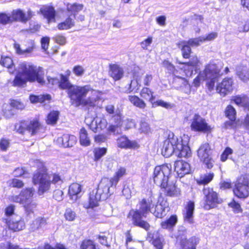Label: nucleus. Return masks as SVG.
I'll return each instance as SVG.
<instances>
[{
	"label": "nucleus",
	"instance_id": "nucleus-1",
	"mask_svg": "<svg viewBox=\"0 0 249 249\" xmlns=\"http://www.w3.org/2000/svg\"><path fill=\"white\" fill-rule=\"evenodd\" d=\"M0 64L7 69L10 73L16 72L13 85L23 87L27 82H37L41 85L45 83L43 68L32 63L23 62L20 63L16 67L12 59L9 56H1Z\"/></svg>",
	"mask_w": 249,
	"mask_h": 249
},
{
	"label": "nucleus",
	"instance_id": "nucleus-2",
	"mask_svg": "<svg viewBox=\"0 0 249 249\" xmlns=\"http://www.w3.org/2000/svg\"><path fill=\"white\" fill-rule=\"evenodd\" d=\"M59 87L61 89L67 90L72 103L77 107L80 105L95 107L102 99V93L100 91L93 89L89 85H73L63 75H61Z\"/></svg>",
	"mask_w": 249,
	"mask_h": 249
},
{
	"label": "nucleus",
	"instance_id": "nucleus-3",
	"mask_svg": "<svg viewBox=\"0 0 249 249\" xmlns=\"http://www.w3.org/2000/svg\"><path fill=\"white\" fill-rule=\"evenodd\" d=\"M189 141L188 136L185 135L179 138L173 134L169 135L163 142L162 154L165 157H169L173 153L180 157H190L191 151L188 146Z\"/></svg>",
	"mask_w": 249,
	"mask_h": 249
},
{
	"label": "nucleus",
	"instance_id": "nucleus-4",
	"mask_svg": "<svg viewBox=\"0 0 249 249\" xmlns=\"http://www.w3.org/2000/svg\"><path fill=\"white\" fill-rule=\"evenodd\" d=\"M36 163L38 170L34 174L33 182L34 185H38V194L42 195L51 189V184H59L62 181L58 174L48 175L42 162L36 160Z\"/></svg>",
	"mask_w": 249,
	"mask_h": 249
},
{
	"label": "nucleus",
	"instance_id": "nucleus-5",
	"mask_svg": "<svg viewBox=\"0 0 249 249\" xmlns=\"http://www.w3.org/2000/svg\"><path fill=\"white\" fill-rule=\"evenodd\" d=\"M220 69L215 64L210 63L206 65L204 70L200 71L197 77L194 80L193 84L196 87L200 86L201 83L206 81V87L210 91H212L217 83L222 76Z\"/></svg>",
	"mask_w": 249,
	"mask_h": 249
},
{
	"label": "nucleus",
	"instance_id": "nucleus-6",
	"mask_svg": "<svg viewBox=\"0 0 249 249\" xmlns=\"http://www.w3.org/2000/svg\"><path fill=\"white\" fill-rule=\"evenodd\" d=\"M154 206L153 198L152 196L144 198L137 205V209L131 210L129 215L132 216L133 223L136 226L140 227L147 231L150 225L146 221L142 219V217H146L148 213H151L152 207Z\"/></svg>",
	"mask_w": 249,
	"mask_h": 249
},
{
	"label": "nucleus",
	"instance_id": "nucleus-7",
	"mask_svg": "<svg viewBox=\"0 0 249 249\" xmlns=\"http://www.w3.org/2000/svg\"><path fill=\"white\" fill-rule=\"evenodd\" d=\"M35 190L33 188H28L22 190L18 195L12 196L10 197L11 201L22 204L27 215L34 213L36 204L32 200V196Z\"/></svg>",
	"mask_w": 249,
	"mask_h": 249
},
{
	"label": "nucleus",
	"instance_id": "nucleus-8",
	"mask_svg": "<svg viewBox=\"0 0 249 249\" xmlns=\"http://www.w3.org/2000/svg\"><path fill=\"white\" fill-rule=\"evenodd\" d=\"M41 127V124L36 119L31 121H22L15 125V130L18 133L28 137L37 133Z\"/></svg>",
	"mask_w": 249,
	"mask_h": 249
},
{
	"label": "nucleus",
	"instance_id": "nucleus-9",
	"mask_svg": "<svg viewBox=\"0 0 249 249\" xmlns=\"http://www.w3.org/2000/svg\"><path fill=\"white\" fill-rule=\"evenodd\" d=\"M234 195L239 198L245 199L249 196V176H241L234 182Z\"/></svg>",
	"mask_w": 249,
	"mask_h": 249
},
{
	"label": "nucleus",
	"instance_id": "nucleus-10",
	"mask_svg": "<svg viewBox=\"0 0 249 249\" xmlns=\"http://www.w3.org/2000/svg\"><path fill=\"white\" fill-rule=\"evenodd\" d=\"M170 173L171 168L167 165L156 166L153 175L155 183L160 187H165L168 182Z\"/></svg>",
	"mask_w": 249,
	"mask_h": 249
},
{
	"label": "nucleus",
	"instance_id": "nucleus-11",
	"mask_svg": "<svg viewBox=\"0 0 249 249\" xmlns=\"http://www.w3.org/2000/svg\"><path fill=\"white\" fill-rule=\"evenodd\" d=\"M203 193L205 195V202L203 208L204 209L209 210L216 207L217 204L222 202V199L218 196L217 194L214 192L213 189L210 188L204 189Z\"/></svg>",
	"mask_w": 249,
	"mask_h": 249
},
{
	"label": "nucleus",
	"instance_id": "nucleus-12",
	"mask_svg": "<svg viewBox=\"0 0 249 249\" xmlns=\"http://www.w3.org/2000/svg\"><path fill=\"white\" fill-rule=\"evenodd\" d=\"M212 150L208 143L201 145L197 150V155L201 160L206 165L208 168L213 167L214 160L212 157Z\"/></svg>",
	"mask_w": 249,
	"mask_h": 249
},
{
	"label": "nucleus",
	"instance_id": "nucleus-13",
	"mask_svg": "<svg viewBox=\"0 0 249 249\" xmlns=\"http://www.w3.org/2000/svg\"><path fill=\"white\" fill-rule=\"evenodd\" d=\"M191 129L195 131L209 132L212 128L209 125L206 120L200 115L196 114L192 119Z\"/></svg>",
	"mask_w": 249,
	"mask_h": 249
},
{
	"label": "nucleus",
	"instance_id": "nucleus-14",
	"mask_svg": "<svg viewBox=\"0 0 249 249\" xmlns=\"http://www.w3.org/2000/svg\"><path fill=\"white\" fill-rule=\"evenodd\" d=\"M34 15V13L31 9H28L25 12L21 9H17L13 10L11 13L12 22H20L23 23L30 20Z\"/></svg>",
	"mask_w": 249,
	"mask_h": 249
},
{
	"label": "nucleus",
	"instance_id": "nucleus-15",
	"mask_svg": "<svg viewBox=\"0 0 249 249\" xmlns=\"http://www.w3.org/2000/svg\"><path fill=\"white\" fill-rule=\"evenodd\" d=\"M114 185V183L108 178H103L100 181L98 187L94 189L102 196L103 199L106 200L110 196V188Z\"/></svg>",
	"mask_w": 249,
	"mask_h": 249
},
{
	"label": "nucleus",
	"instance_id": "nucleus-16",
	"mask_svg": "<svg viewBox=\"0 0 249 249\" xmlns=\"http://www.w3.org/2000/svg\"><path fill=\"white\" fill-rule=\"evenodd\" d=\"M86 124L93 132H97L105 128L107 126V121L100 117L94 118L92 121L89 118H86Z\"/></svg>",
	"mask_w": 249,
	"mask_h": 249
},
{
	"label": "nucleus",
	"instance_id": "nucleus-17",
	"mask_svg": "<svg viewBox=\"0 0 249 249\" xmlns=\"http://www.w3.org/2000/svg\"><path fill=\"white\" fill-rule=\"evenodd\" d=\"M6 223L9 229L14 231H18L25 228L24 221L18 215H14L6 219Z\"/></svg>",
	"mask_w": 249,
	"mask_h": 249
},
{
	"label": "nucleus",
	"instance_id": "nucleus-18",
	"mask_svg": "<svg viewBox=\"0 0 249 249\" xmlns=\"http://www.w3.org/2000/svg\"><path fill=\"white\" fill-rule=\"evenodd\" d=\"M200 62L196 56H193L188 62L183 63L184 72L186 76H191L193 72H196L200 65Z\"/></svg>",
	"mask_w": 249,
	"mask_h": 249
},
{
	"label": "nucleus",
	"instance_id": "nucleus-19",
	"mask_svg": "<svg viewBox=\"0 0 249 249\" xmlns=\"http://www.w3.org/2000/svg\"><path fill=\"white\" fill-rule=\"evenodd\" d=\"M232 80L231 78H225L216 86V91L223 96L232 90Z\"/></svg>",
	"mask_w": 249,
	"mask_h": 249
},
{
	"label": "nucleus",
	"instance_id": "nucleus-20",
	"mask_svg": "<svg viewBox=\"0 0 249 249\" xmlns=\"http://www.w3.org/2000/svg\"><path fill=\"white\" fill-rule=\"evenodd\" d=\"M174 166L175 171L177 173L180 178L189 173L190 171V164L182 160L176 161L175 162Z\"/></svg>",
	"mask_w": 249,
	"mask_h": 249
},
{
	"label": "nucleus",
	"instance_id": "nucleus-21",
	"mask_svg": "<svg viewBox=\"0 0 249 249\" xmlns=\"http://www.w3.org/2000/svg\"><path fill=\"white\" fill-rule=\"evenodd\" d=\"M169 208L166 202L162 201L152 207L151 213L157 217L161 218L165 215L167 212L169 211Z\"/></svg>",
	"mask_w": 249,
	"mask_h": 249
},
{
	"label": "nucleus",
	"instance_id": "nucleus-22",
	"mask_svg": "<svg viewBox=\"0 0 249 249\" xmlns=\"http://www.w3.org/2000/svg\"><path fill=\"white\" fill-rule=\"evenodd\" d=\"M104 200L102 196L97 193V191H95L94 189L89 194V203H85L84 206L87 209L93 208L98 206L99 201Z\"/></svg>",
	"mask_w": 249,
	"mask_h": 249
},
{
	"label": "nucleus",
	"instance_id": "nucleus-23",
	"mask_svg": "<svg viewBox=\"0 0 249 249\" xmlns=\"http://www.w3.org/2000/svg\"><path fill=\"white\" fill-rule=\"evenodd\" d=\"M118 146L122 148L129 149L139 147V145L135 141H130L125 136H123L117 139Z\"/></svg>",
	"mask_w": 249,
	"mask_h": 249
},
{
	"label": "nucleus",
	"instance_id": "nucleus-24",
	"mask_svg": "<svg viewBox=\"0 0 249 249\" xmlns=\"http://www.w3.org/2000/svg\"><path fill=\"white\" fill-rule=\"evenodd\" d=\"M57 142L64 147H71L76 142V138L73 135L64 134L59 137L57 140Z\"/></svg>",
	"mask_w": 249,
	"mask_h": 249
},
{
	"label": "nucleus",
	"instance_id": "nucleus-25",
	"mask_svg": "<svg viewBox=\"0 0 249 249\" xmlns=\"http://www.w3.org/2000/svg\"><path fill=\"white\" fill-rule=\"evenodd\" d=\"M82 191V186L77 183L71 184L69 188V195L73 202H75L79 198V196Z\"/></svg>",
	"mask_w": 249,
	"mask_h": 249
},
{
	"label": "nucleus",
	"instance_id": "nucleus-26",
	"mask_svg": "<svg viewBox=\"0 0 249 249\" xmlns=\"http://www.w3.org/2000/svg\"><path fill=\"white\" fill-rule=\"evenodd\" d=\"M185 211L184 213V220L189 223H193V213L195 209L194 202L190 201L185 207Z\"/></svg>",
	"mask_w": 249,
	"mask_h": 249
},
{
	"label": "nucleus",
	"instance_id": "nucleus-27",
	"mask_svg": "<svg viewBox=\"0 0 249 249\" xmlns=\"http://www.w3.org/2000/svg\"><path fill=\"white\" fill-rule=\"evenodd\" d=\"M109 75L116 81L120 80L124 75V71L119 66L113 64L110 66Z\"/></svg>",
	"mask_w": 249,
	"mask_h": 249
},
{
	"label": "nucleus",
	"instance_id": "nucleus-28",
	"mask_svg": "<svg viewBox=\"0 0 249 249\" xmlns=\"http://www.w3.org/2000/svg\"><path fill=\"white\" fill-rule=\"evenodd\" d=\"M148 237L152 239V244L157 249H163L165 244L164 240L162 237L158 234V232L149 233Z\"/></svg>",
	"mask_w": 249,
	"mask_h": 249
},
{
	"label": "nucleus",
	"instance_id": "nucleus-29",
	"mask_svg": "<svg viewBox=\"0 0 249 249\" xmlns=\"http://www.w3.org/2000/svg\"><path fill=\"white\" fill-rule=\"evenodd\" d=\"M40 11L44 17L48 19V22L54 20L55 11L52 6H43Z\"/></svg>",
	"mask_w": 249,
	"mask_h": 249
},
{
	"label": "nucleus",
	"instance_id": "nucleus-30",
	"mask_svg": "<svg viewBox=\"0 0 249 249\" xmlns=\"http://www.w3.org/2000/svg\"><path fill=\"white\" fill-rule=\"evenodd\" d=\"M164 189L166 195L170 196H178L180 195V190L178 188L175 184H168L165 187H161Z\"/></svg>",
	"mask_w": 249,
	"mask_h": 249
},
{
	"label": "nucleus",
	"instance_id": "nucleus-31",
	"mask_svg": "<svg viewBox=\"0 0 249 249\" xmlns=\"http://www.w3.org/2000/svg\"><path fill=\"white\" fill-rule=\"evenodd\" d=\"M74 16L71 15L64 21L59 23L57 28L60 30H68L74 26Z\"/></svg>",
	"mask_w": 249,
	"mask_h": 249
},
{
	"label": "nucleus",
	"instance_id": "nucleus-32",
	"mask_svg": "<svg viewBox=\"0 0 249 249\" xmlns=\"http://www.w3.org/2000/svg\"><path fill=\"white\" fill-rule=\"evenodd\" d=\"M46 223V220L43 217H39L33 220L30 225L29 231L30 232H34Z\"/></svg>",
	"mask_w": 249,
	"mask_h": 249
},
{
	"label": "nucleus",
	"instance_id": "nucleus-33",
	"mask_svg": "<svg viewBox=\"0 0 249 249\" xmlns=\"http://www.w3.org/2000/svg\"><path fill=\"white\" fill-rule=\"evenodd\" d=\"M177 45L181 49L183 58H188L191 53V47L186 42V41H181L178 42Z\"/></svg>",
	"mask_w": 249,
	"mask_h": 249
},
{
	"label": "nucleus",
	"instance_id": "nucleus-34",
	"mask_svg": "<svg viewBox=\"0 0 249 249\" xmlns=\"http://www.w3.org/2000/svg\"><path fill=\"white\" fill-rule=\"evenodd\" d=\"M175 80L177 82L181 84L179 88L182 92L187 94L191 92V86L184 78H182L179 76H177V79Z\"/></svg>",
	"mask_w": 249,
	"mask_h": 249
},
{
	"label": "nucleus",
	"instance_id": "nucleus-35",
	"mask_svg": "<svg viewBox=\"0 0 249 249\" xmlns=\"http://www.w3.org/2000/svg\"><path fill=\"white\" fill-rule=\"evenodd\" d=\"M35 48V43L32 42L31 46L28 47L26 49L22 50L20 48V45L18 44H15L14 48L16 53L19 55H23L26 56L28 54L31 53Z\"/></svg>",
	"mask_w": 249,
	"mask_h": 249
},
{
	"label": "nucleus",
	"instance_id": "nucleus-36",
	"mask_svg": "<svg viewBox=\"0 0 249 249\" xmlns=\"http://www.w3.org/2000/svg\"><path fill=\"white\" fill-rule=\"evenodd\" d=\"M126 172L125 168L122 167L119 168L116 170L113 177L109 178L113 183H114V186H116L120 178L126 174Z\"/></svg>",
	"mask_w": 249,
	"mask_h": 249
},
{
	"label": "nucleus",
	"instance_id": "nucleus-37",
	"mask_svg": "<svg viewBox=\"0 0 249 249\" xmlns=\"http://www.w3.org/2000/svg\"><path fill=\"white\" fill-rule=\"evenodd\" d=\"M80 142L83 146H87L90 145V140L88 136L87 130L82 128L79 132Z\"/></svg>",
	"mask_w": 249,
	"mask_h": 249
},
{
	"label": "nucleus",
	"instance_id": "nucleus-38",
	"mask_svg": "<svg viewBox=\"0 0 249 249\" xmlns=\"http://www.w3.org/2000/svg\"><path fill=\"white\" fill-rule=\"evenodd\" d=\"M236 74L238 77L244 82L249 80V71L246 67H240L237 69Z\"/></svg>",
	"mask_w": 249,
	"mask_h": 249
},
{
	"label": "nucleus",
	"instance_id": "nucleus-39",
	"mask_svg": "<svg viewBox=\"0 0 249 249\" xmlns=\"http://www.w3.org/2000/svg\"><path fill=\"white\" fill-rule=\"evenodd\" d=\"M128 100L134 106L143 109L146 107L145 102L137 96L129 95L128 96Z\"/></svg>",
	"mask_w": 249,
	"mask_h": 249
},
{
	"label": "nucleus",
	"instance_id": "nucleus-40",
	"mask_svg": "<svg viewBox=\"0 0 249 249\" xmlns=\"http://www.w3.org/2000/svg\"><path fill=\"white\" fill-rule=\"evenodd\" d=\"M51 98V96L49 94L40 95L38 96L31 95L30 96V100L32 103H45L46 101L49 102Z\"/></svg>",
	"mask_w": 249,
	"mask_h": 249
},
{
	"label": "nucleus",
	"instance_id": "nucleus-41",
	"mask_svg": "<svg viewBox=\"0 0 249 249\" xmlns=\"http://www.w3.org/2000/svg\"><path fill=\"white\" fill-rule=\"evenodd\" d=\"M177 221V216L175 215H172L168 220L162 222L160 225L163 229H170L176 225Z\"/></svg>",
	"mask_w": 249,
	"mask_h": 249
},
{
	"label": "nucleus",
	"instance_id": "nucleus-42",
	"mask_svg": "<svg viewBox=\"0 0 249 249\" xmlns=\"http://www.w3.org/2000/svg\"><path fill=\"white\" fill-rule=\"evenodd\" d=\"M141 96L145 100H148L150 102L155 99V97L153 95L152 90L148 88H143L141 91Z\"/></svg>",
	"mask_w": 249,
	"mask_h": 249
},
{
	"label": "nucleus",
	"instance_id": "nucleus-43",
	"mask_svg": "<svg viewBox=\"0 0 249 249\" xmlns=\"http://www.w3.org/2000/svg\"><path fill=\"white\" fill-rule=\"evenodd\" d=\"M199 242V239L196 236H193L189 238L188 240H185V242H182V245L184 247L193 248L196 247Z\"/></svg>",
	"mask_w": 249,
	"mask_h": 249
},
{
	"label": "nucleus",
	"instance_id": "nucleus-44",
	"mask_svg": "<svg viewBox=\"0 0 249 249\" xmlns=\"http://www.w3.org/2000/svg\"><path fill=\"white\" fill-rule=\"evenodd\" d=\"M67 10L68 12L73 14L72 16L75 17V15L76 13L81 11L83 8V5L81 4H68L67 5Z\"/></svg>",
	"mask_w": 249,
	"mask_h": 249
},
{
	"label": "nucleus",
	"instance_id": "nucleus-45",
	"mask_svg": "<svg viewBox=\"0 0 249 249\" xmlns=\"http://www.w3.org/2000/svg\"><path fill=\"white\" fill-rule=\"evenodd\" d=\"M59 112L57 111H51L47 116V123L50 124H54L57 122L59 117Z\"/></svg>",
	"mask_w": 249,
	"mask_h": 249
},
{
	"label": "nucleus",
	"instance_id": "nucleus-46",
	"mask_svg": "<svg viewBox=\"0 0 249 249\" xmlns=\"http://www.w3.org/2000/svg\"><path fill=\"white\" fill-rule=\"evenodd\" d=\"M225 115L231 122L235 120L236 110L231 105L227 107L225 110Z\"/></svg>",
	"mask_w": 249,
	"mask_h": 249
},
{
	"label": "nucleus",
	"instance_id": "nucleus-47",
	"mask_svg": "<svg viewBox=\"0 0 249 249\" xmlns=\"http://www.w3.org/2000/svg\"><path fill=\"white\" fill-rule=\"evenodd\" d=\"M213 174L211 173L202 175L197 180V182L199 184H206L213 179Z\"/></svg>",
	"mask_w": 249,
	"mask_h": 249
},
{
	"label": "nucleus",
	"instance_id": "nucleus-48",
	"mask_svg": "<svg viewBox=\"0 0 249 249\" xmlns=\"http://www.w3.org/2000/svg\"><path fill=\"white\" fill-rule=\"evenodd\" d=\"M186 42L190 47H196L204 42V39L202 36H199L197 38H190L188 41H186Z\"/></svg>",
	"mask_w": 249,
	"mask_h": 249
},
{
	"label": "nucleus",
	"instance_id": "nucleus-49",
	"mask_svg": "<svg viewBox=\"0 0 249 249\" xmlns=\"http://www.w3.org/2000/svg\"><path fill=\"white\" fill-rule=\"evenodd\" d=\"M107 153L106 148H95L93 150L94 160H98L104 156Z\"/></svg>",
	"mask_w": 249,
	"mask_h": 249
},
{
	"label": "nucleus",
	"instance_id": "nucleus-50",
	"mask_svg": "<svg viewBox=\"0 0 249 249\" xmlns=\"http://www.w3.org/2000/svg\"><path fill=\"white\" fill-rule=\"evenodd\" d=\"M81 249H96V246L94 242L91 240H84L81 245Z\"/></svg>",
	"mask_w": 249,
	"mask_h": 249
},
{
	"label": "nucleus",
	"instance_id": "nucleus-51",
	"mask_svg": "<svg viewBox=\"0 0 249 249\" xmlns=\"http://www.w3.org/2000/svg\"><path fill=\"white\" fill-rule=\"evenodd\" d=\"M11 19V14L0 13V23L3 25L11 23H12V20Z\"/></svg>",
	"mask_w": 249,
	"mask_h": 249
},
{
	"label": "nucleus",
	"instance_id": "nucleus-52",
	"mask_svg": "<svg viewBox=\"0 0 249 249\" xmlns=\"http://www.w3.org/2000/svg\"><path fill=\"white\" fill-rule=\"evenodd\" d=\"M139 130L144 133L147 134L151 132V128L149 124L144 120H142L140 122Z\"/></svg>",
	"mask_w": 249,
	"mask_h": 249
},
{
	"label": "nucleus",
	"instance_id": "nucleus-53",
	"mask_svg": "<svg viewBox=\"0 0 249 249\" xmlns=\"http://www.w3.org/2000/svg\"><path fill=\"white\" fill-rule=\"evenodd\" d=\"M229 206L233 209V211L235 213H239L242 212V209L240 204L236 202L234 200H232L229 203Z\"/></svg>",
	"mask_w": 249,
	"mask_h": 249
},
{
	"label": "nucleus",
	"instance_id": "nucleus-54",
	"mask_svg": "<svg viewBox=\"0 0 249 249\" xmlns=\"http://www.w3.org/2000/svg\"><path fill=\"white\" fill-rule=\"evenodd\" d=\"M43 71L45 83L44 85H41V84L38 83L39 85H40L41 86L47 85L48 84L54 85H57V84H59V80L57 78H52L50 76H47V78H46L44 71L43 69Z\"/></svg>",
	"mask_w": 249,
	"mask_h": 249
},
{
	"label": "nucleus",
	"instance_id": "nucleus-55",
	"mask_svg": "<svg viewBox=\"0 0 249 249\" xmlns=\"http://www.w3.org/2000/svg\"><path fill=\"white\" fill-rule=\"evenodd\" d=\"M85 70L81 65L75 66L72 69V72L77 76H82L85 73Z\"/></svg>",
	"mask_w": 249,
	"mask_h": 249
},
{
	"label": "nucleus",
	"instance_id": "nucleus-56",
	"mask_svg": "<svg viewBox=\"0 0 249 249\" xmlns=\"http://www.w3.org/2000/svg\"><path fill=\"white\" fill-rule=\"evenodd\" d=\"M140 85L137 80H132L129 84V88L128 89V92H137L140 89Z\"/></svg>",
	"mask_w": 249,
	"mask_h": 249
},
{
	"label": "nucleus",
	"instance_id": "nucleus-57",
	"mask_svg": "<svg viewBox=\"0 0 249 249\" xmlns=\"http://www.w3.org/2000/svg\"><path fill=\"white\" fill-rule=\"evenodd\" d=\"M247 97L246 96H232L231 100L235 103L237 105L241 106L242 105L245 101L246 100Z\"/></svg>",
	"mask_w": 249,
	"mask_h": 249
},
{
	"label": "nucleus",
	"instance_id": "nucleus-58",
	"mask_svg": "<svg viewBox=\"0 0 249 249\" xmlns=\"http://www.w3.org/2000/svg\"><path fill=\"white\" fill-rule=\"evenodd\" d=\"M65 217L67 220L72 221L75 219L76 214L71 209H67L65 213Z\"/></svg>",
	"mask_w": 249,
	"mask_h": 249
},
{
	"label": "nucleus",
	"instance_id": "nucleus-59",
	"mask_svg": "<svg viewBox=\"0 0 249 249\" xmlns=\"http://www.w3.org/2000/svg\"><path fill=\"white\" fill-rule=\"evenodd\" d=\"M162 65L163 67L171 71L175 76L176 77L178 76L174 66L170 62L167 60H164L162 63Z\"/></svg>",
	"mask_w": 249,
	"mask_h": 249
},
{
	"label": "nucleus",
	"instance_id": "nucleus-60",
	"mask_svg": "<svg viewBox=\"0 0 249 249\" xmlns=\"http://www.w3.org/2000/svg\"><path fill=\"white\" fill-rule=\"evenodd\" d=\"M9 184L13 187L21 188L23 186V182L17 178H13L10 181Z\"/></svg>",
	"mask_w": 249,
	"mask_h": 249
},
{
	"label": "nucleus",
	"instance_id": "nucleus-61",
	"mask_svg": "<svg viewBox=\"0 0 249 249\" xmlns=\"http://www.w3.org/2000/svg\"><path fill=\"white\" fill-rule=\"evenodd\" d=\"M153 105L156 106H160L165 108H170L172 107L171 104L164 102L162 100H157L154 103Z\"/></svg>",
	"mask_w": 249,
	"mask_h": 249
},
{
	"label": "nucleus",
	"instance_id": "nucleus-62",
	"mask_svg": "<svg viewBox=\"0 0 249 249\" xmlns=\"http://www.w3.org/2000/svg\"><path fill=\"white\" fill-rule=\"evenodd\" d=\"M153 42V38L151 36L148 37L147 38L144 39L141 43V46L142 48L144 50H147L148 47L150 45V44Z\"/></svg>",
	"mask_w": 249,
	"mask_h": 249
},
{
	"label": "nucleus",
	"instance_id": "nucleus-63",
	"mask_svg": "<svg viewBox=\"0 0 249 249\" xmlns=\"http://www.w3.org/2000/svg\"><path fill=\"white\" fill-rule=\"evenodd\" d=\"M0 249H19V246L13 245L9 242L2 243L0 245Z\"/></svg>",
	"mask_w": 249,
	"mask_h": 249
},
{
	"label": "nucleus",
	"instance_id": "nucleus-64",
	"mask_svg": "<svg viewBox=\"0 0 249 249\" xmlns=\"http://www.w3.org/2000/svg\"><path fill=\"white\" fill-rule=\"evenodd\" d=\"M53 39L55 41V42L59 44L60 45H64L66 42V37L61 35H57L53 37Z\"/></svg>",
	"mask_w": 249,
	"mask_h": 249
}]
</instances>
